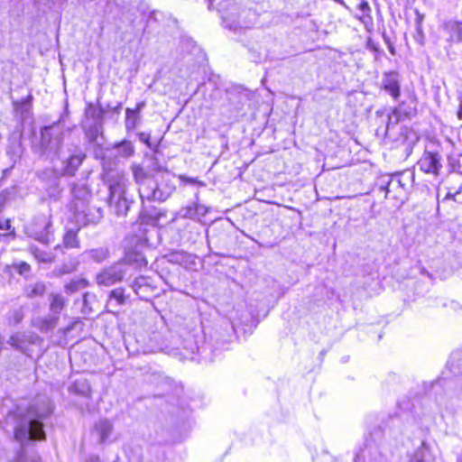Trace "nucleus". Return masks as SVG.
Returning a JSON list of instances; mask_svg holds the SVG:
<instances>
[{
	"instance_id": "f257e3e1",
	"label": "nucleus",
	"mask_w": 462,
	"mask_h": 462,
	"mask_svg": "<svg viewBox=\"0 0 462 462\" xmlns=\"http://www.w3.org/2000/svg\"><path fill=\"white\" fill-rule=\"evenodd\" d=\"M54 410V402L45 393L37 394L31 401L25 416L14 427V438L21 448L9 462H42L32 442L46 439L44 426Z\"/></svg>"
},
{
	"instance_id": "f03ea898",
	"label": "nucleus",
	"mask_w": 462,
	"mask_h": 462,
	"mask_svg": "<svg viewBox=\"0 0 462 462\" xmlns=\"http://www.w3.org/2000/svg\"><path fill=\"white\" fill-rule=\"evenodd\" d=\"M235 333L234 320L222 319L210 331L203 328L204 341L201 346L199 345V336L188 334L181 341V347L185 351L182 355L186 359L194 360L195 355L199 354L201 359L213 361L221 350L226 348Z\"/></svg>"
},
{
	"instance_id": "7ed1b4c3",
	"label": "nucleus",
	"mask_w": 462,
	"mask_h": 462,
	"mask_svg": "<svg viewBox=\"0 0 462 462\" xmlns=\"http://www.w3.org/2000/svg\"><path fill=\"white\" fill-rule=\"evenodd\" d=\"M447 369L453 376L460 378L456 383L459 389L449 396V401L448 400V393L447 390L455 384V382L445 375L446 372L443 373V376L423 384L425 394L429 398L434 397L436 405L439 409L453 410L455 405L459 406L462 403V351L451 354L447 363Z\"/></svg>"
},
{
	"instance_id": "20e7f679",
	"label": "nucleus",
	"mask_w": 462,
	"mask_h": 462,
	"mask_svg": "<svg viewBox=\"0 0 462 462\" xmlns=\"http://www.w3.org/2000/svg\"><path fill=\"white\" fill-rule=\"evenodd\" d=\"M133 174L138 184V192L143 204L145 201L163 202L175 189V186L168 176L162 175L160 178L150 176L141 166H134Z\"/></svg>"
},
{
	"instance_id": "39448f33",
	"label": "nucleus",
	"mask_w": 462,
	"mask_h": 462,
	"mask_svg": "<svg viewBox=\"0 0 462 462\" xmlns=\"http://www.w3.org/2000/svg\"><path fill=\"white\" fill-rule=\"evenodd\" d=\"M72 199L69 203V211L73 221L79 226L97 224L103 217L100 207L89 205L90 190L86 183L73 184L71 188Z\"/></svg>"
},
{
	"instance_id": "423d86ee",
	"label": "nucleus",
	"mask_w": 462,
	"mask_h": 462,
	"mask_svg": "<svg viewBox=\"0 0 462 462\" xmlns=\"http://www.w3.org/2000/svg\"><path fill=\"white\" fill-rule=\"evenodd\" d=\"M103 180L107 184V203L111 211L117 217L126 216L134 201L127 195V180L125 174L119 171L108 170L104 172Z\"/></svg>"
},
{
	"instance_id": "0eeeda50",
	"label": "nucleus",
	"mask_w": 462,
	"mask_h": 462,
	"mask_svg": "<svg viewBox=\"0 0 462 462\" xmlns=\"http://www.w3.org/2000/svg\"><path fill=\"white\" fill-rule=\"evenodd\" d=\"M63 116L50 125L41 128V147L48 156H59L63 142Z\"/></svg>"
},
{
	"instance_id": "6e6552de",
	"label": "nucleus",
	"mask_w": 462,
	"mask_h": 462,
	"mask_svg": "<svg viewBox=\"0 0 462 462\" xmlns=\"http://www.w3.org/2000/svg\"><path fill=\"white\" fill-rule=\"evenodd\" d=\"M130 266L120 260L103 267L96 274V282L99 286L110 287L131 278Z\"/></svg>"
},
{
	"instance_id": "1a4fd4ad",
	"label": "nucleus",
	"mask_w": 462,
	"mask_h": 462,
	"mask_svg": "<svg viewBox=\"0 0 462 462\" xmlns=\"http://www.w3.org/2000/svg\"><path fill=\"white\" fill-rule=\"evenodd\" d=\"M30 237L48 245L53 239V228L50 215L39 214L35 216L26 227Z\"/></svg>"
},
{
	"instance_id": "9d476101",
	"label": "nucleus",
	"mask_w": 462,
	"mask_h": 462,
	"mask_svg": "<svg viewBox=\"0 0 462 462\" xmlns=\"http://www.w3.org/2000/svg\"><path fill=\"white\" fill-rule=\"evenodd\" d=\"M6 343L14 349L32 357L33 347H42L43 338L32 331H18L12 334Z\"/></svg>"
},
{
	"instance_id": "9b49d317",
	"label": "nucleus",
	"mask_w": 462,
	"mask_h": 462,
	"mask_svg": "<svg viewBox=\"0 0 462 462\" xmlns=\"http://www.w3.org/2000/svg\"><path fill=\"white\" fill-rule=\"evenodd\" d=\"M258 14L254 10L243 9L238 14H227L223 16V25L235 32H245L256 23Z\"/></svg>"
},
{
	"instance_id": "f8f14e48",
	"label": "nucleus",
	"mask_w": 462,
	"mask_h": 462,
	"mask_svg": "<svg viewBox=\"0 0 462 462\" xmlns=\"http://www.w3.org/2000/svg\"><path fill=\"white\" fill-rule=\"evenodd\" d=\"M196 200L181 207L175 214L171 222L194 220L203 223V217L209 212V208L199 203V193Z\"/></svg>"
},
{
	"instance_id": "ddd939ff",
	"label": "nucleus",
	"mask_w": 462,
	"mask_h": 462,
	"mask_svg": "<svg viewBox=\"0 0 462 462\" xmlns=\"http://www.w3.org/2000/svg\"><path fill=\"white\" fill-rule=\"evenodd\" d=\"M182 243L194 244L201 235L203 223L194 220L172 222Z\"/></svg>"
},
{
	"instance_id": "4468645a",
	"label": "nucleus",
	"mask_w": 462,
	"mask_h": 462,
	"mask_svg": "<svg viewBox=\"0 0 462 462\" xmlns=\"http://www.w3.org/2000/svg\"><path fill=\"white\" fill-rule=\"evenodd\" d=\"M417 165L424 173L439 176L443 167L442 156L438 152L425 150Z\"/></svg>"
},
{
	"instance_id": "2eb2a0df",
	"label": "nucleus",
	"mask_w": 462,
	"mask_h": 462,
	"mask_svg": "<svg viewBox=\"0 0 462 462\" xmlns=\"http://www.w3.org/2000/svg\"><path fill=\"white\" fill-rule=\"evenodd\" d=\"M125 20L128 25L124 30L122 26H118L122 32V39L131 42L134 37H136L145 31V25L143 15H138L136 12L129 13L125 15Z\"/></svg>"
},
{
	"instance_id": "dca6fc26",
	"label": "nucleus",
	"mask_w": 462,
	"mask_h": 462,
	"mask_svg": "<svg viewBox=\"0 0 462 462\" xmlns=\"http://www.w3.org/2000/svg\"><path fill=\"white\" fill-rule=\"evenodd\" d=\"M146 246V242L140 241L134 248L126 251L125 255L121 262L126 263L131 268V276L134 272L147 265V260L143 252V248Z\"/></svg>"
},
{
	"instance_id": "f3484780",
	"label": "nucleus",
	"mask_w": 462,
	"mask_h": 462,
	"mask_svg": "<svg viewBox=\"0 0 462 462\" xmlns=\"http://www.w3.org/2000/svg\"><path fill=\"white\" fill-rule=\"evenodd\" d=\"M381 88L396 101L401 96L400 74L397 71L384 72L381 80Z\"/></svg>"
},
{
	"instance_id": "a211bd4d",
	"label": "nucleus",
	"mask_w": 462,
	"mask_h": 462,
	"mask_svg": "<svg viewBox=\"0 0 462 462\" xmlns=\"http://www.w3.org/2000/svg\"><path fill=\"white\" fill-rule=\"evenodd\" d=\"M129 298L130 295L126 293V290L123 287L111 290L106 303V311L113 314L117 313L120 308L127 303Z\"/></svg>"
},
{
	"instance_id": "6ab92c4d",
	"label": "nucleus",
	"mask_w": 462,
	"mask_h": 462,
	"mask_svg": "<svg viewBox=\"0 0 462 462\" xmlns=\"http://www.w3.org/2000/svg\"><path fill=\"white\" fill-rule=\"evenodd\" d=\"M133 291L143 300H149L153 294L155 288L152 284V279L147 276H138L129 284Z\"/></svg>"
},
{
	"instance_id": "aec40b11",
	"label": "nucleus",
	"mask_w": 462,
	"mask_h": 462,
	"mask_svg": "<svg viewBox=\"0 0 462 462\" xmlns=\"http://www.w3.org/2000/svg\"><path fill=\"white\" fill-rule=\"evenodd\" d=\"M440 30L446 41L451 45L453 43L462 42V22L457 20L444 21L440 25Z\"/></svg>"
},
{
	"instance_id": "412c9836",
	"label": "nucleus",
	"mask_w": 462,
	"mask_h": 462,
	"mask_svg": "<svg viewBox=\"0 0 462 462\" xmlns=\"http://www.w3.org/2000/svg\"><path fill=\"white\" fill-rule=\"evenodd\" d=\"M387 462V456L383 454L379 449V447L373 443H367L365 445V448L360 449L358 453L356 454L354 461L361 462Z\"/></svg>"
},
{
	"instance_id": "4be33fe9",
	"label": "nucleus",
	"mask_w": 462,
	"mask_h": 462,
	"mask_svg": "<svg viewBox=\"0 0 462 462\" xmlns=\"http://www.w3.org/2000/svg\"><path fill=\"white\" fill-rule=\"evenodd\" d=\"M436 455L432 448L422 441L412 453L409 455V462H434Z\"/></svg>"
},
{
	"instance_id": "5701e85b",
	"label": "nucleus",
	"mask_w": 462,
	"mask_h": 462,
	"mask_svg": "<svg viewBox=\"0 0 462 462\" xmlns=\"http://www.w3.org/2000/svg\"><path fill=\"white\" fill-rule=\"evenodd\" d=\"M113 430V424L109 420L100 419L94 425L93 435L98 439L100 444H104L110 441Z\"/></svg>"
},
{
	"instance_id": "b1692460",
	"label": "nucleus",
	"mask_w": 462,
	"mask_h": 462,
	"mask_svg": "<svg viewBox=\"0 0 462 462\" xmlns=\"http://www.w3.org/2000/svg\"><path fill=\"white\" fill-rule=\"evenodd\" d=\"M145 106V102L141 101L136 104L135 108L125 109V129L132 131L136 128L140 121V114Z\"/></svg>"
},
{
	"instance_id": "393cba45",
	"label": "nucleus",
	"mask_w": 462,
	"mask_h": 462,
	"mask_svg": "<svg viewBox=\"0 0 462 462\" xmlns=\"http://www.w3.org/2000/svg\"><path fill=\"white\" fill-rule=\"evenodd\" d=\"M59 319L56 316L48 313L47 315L33 319L32 325L42 333H48L56 328Z\"/></svg>"
},
{
	"instance_id": "a878e982",
	"label": "nucleus",
	"mask_w": 462,
	"mask_h": 462,
	"mask_svg": "<svg viewBox=\"0 0 462 462\" xmlns=\"http://www.w3.org/2000/svg\"><path fill=\"white\" fill-rule=\"evenodd\" d=\"M83 130L86 138L90 143H97V138L102 134L103 132V122L90 121L87 122L83 125Z\"/></svg>"
},
{
	"instance_id": "bb28decb",
	"label": "nucleus",
	"mask_w": 462,
	"mask_h": 462,
	"mask_svg": "<svg viewBox=\"0 0 462 462\" xmlns=\"http://www.w3.org/2000/svg\"><path fill=\"white\" fill-rule=\"evenodd\" d=\"M85 158V153H83L80 150L77 151L74 154H71L66 160L63 169L64 174L69 176L74 175L79 167L82 164Z\"/></svg>"
},
{
	"instance_id": "cd10ccee",
	"label": "nucleus",
	"mask_w": 462,
	"mask_h": 462,
	"mask_svg": "<svg viewBox=\"0 0 462 462\" xmlns=\"http://www.w3.org/2000/svg\"><path fill=\"white\" fill-rule=\"evenodd\" d=\"M357 10L360 14H356L355 17L359 20L366 29L372 27L374 22L371 14L372 9L369 3L366 0H361L357 5Z\"/></svg>"
},
{
	"instance_id": "c85d7f7f",
	"label": "nucleus",
	"mask_w": 462,
	"mask_h": 462,
	"mask_svg": "<svg viewBox=\"0 0 462 462\" xmlns=\"http://www.w3.org/2000/svg\"><path fill=\"white\" fill-rule=\"evenodd\" d=\"M50 308L49 310L51 315L56 316L60 319L61 312L66 306V300L61 294L51 293L49 296Z\"/></svg>"
},
{
	"instance_id": "c756f323",
	"label": "nucleus",
	"mask_w": 462,
	"mask_h": 462,
	"mask_svg": "<svg viewBox=\"0 0 462 462\" xmlns=\"http://www.w3.org/2000/svg\"><path fill=\"white\" fill-rule=\"evenodd\" d=\"M410 100L411 101L409 103L402 101L394 107L396 113L402 116L404 120L414 116L417 113L416 98L412 97Z\"/></svg>"
},
{
	"instance_id": "7c9ffc66",
	"label": "nucleus",
	"mask_w": 462,
	"mask_h": 462,
	"mask_svg": "<svg viewBox=\"0 0 462 462\" xmlns=\"http://www.w3.org/2000/svg\"><path fill=\"white\" fill-rule=\"evenodd\" d=\"M82 256L87 259H90L97 263L105 262L109 257V250L106 247H98L89 250H86Z\"/></svg>"
},
{
	"instance_id": "2f4dec72",
	"label": "nucleus",
	"mask_w": 462,
	"mask_h": 462,
	"mask_svg": "<svg viewBox=\"0 0 462 462\" xmlns=\"http://www.w3.org/2000/svg\"><path fill=\"white\" fill-rule=\"evenodd\" d=\"M77 225V228H69L63 236V245L66 248H79V240L78 237V232L82 226Z\"/></svg>"
},
{
	"instance_id": "473e14b6",
	"label": "nucleus",
	"mask_w": 462,
	"mask_h": 462,
	"mask_svg": "<svg viewBox=\"0 0 462 462\" xmlns=\"http://www.w3.org/2000/svg\"><path fill=\"white\" fill-rule=\"evenodd\" d=\"M69 392L84 397H89L91 389L86 379H77L69 386Z\"/></svg>"
},
{
	"instance_id": "72a5a7b5",
	"label": "nucleus",
	"mask_w": 462,
	"mask_h": 462,
	"mask_svg": "<svg viewBox=\"0 0 462 462\" xmlns=\"http://www.w3.org/2000/svg\"><path fill=\"white\" fill-rule=\"evenodd\" d=\"M116 153L124 158L132 156L134 152V145L130 141L124 140L115 145Z\"/></svg>"
},
{
	"instance_id": "f704fd0d",
	"label": "nucleus",
	"mask_w": 462,
	"mask_h": 462,
	"mask_svg": "<svg viewBox=\"0 0 462 462\" xmlns=\"http://www.w3.org/2000/svg\"><path fill=\"white\" fill-rule=\"evenodd\" d=\"M30 252L34 256V258L40 263H52L54 260V256L51 253L42 250L37 246H31Z\"/></svg>"
},
{
	"instance_id": "c9c22d12",
	"label": "nucleus",
	"mask_w": 462,
	"mask_h": 462,
	"mask_svg": "<svg viewBox=\"0 0 462 462\" xmlns=\"http://www.w3.org/2000/svg\"><path fill=\"white\" fill-rule=\"evenodd\" d=\"M394 175L398 178L402 184H403V190H407L413 186L414 182V172L410 170H406L401 172H396Z\"/></svg>"
},
{
	"instance_id": "e433bc0d",
	"label": "nucleus",
	"mask_w": 462,
	"mask_h": 462,
	"mask_svg": "<svg viewBox=\"0 0 462 462\" xmlns=\"http://www.w3.org/2000/svg\"><path fill=\"white\" fill-rule=\"evenodd\" d=\"M150 351L156 352V351H162L165 348H167V345L163 341L161 333L154 332L150 337Z\"/></svg>"
},
{
	"instance_id": "4c0bfd02",
	"label": "nucleus",
	"mask_w": 462,
	"mask_h": 462,
	"mask_svg": "<svg viewBox=\"0 0 462 462\" xmlns=\"http://www.w3.org/2000/svg\"><path fill=\"white\" fill-rule=\"evenodd\" d=\"M388 188L390 187V194H393V198H398L402 195L403 190V184L398 180V178L393 174L392 178L388 179Z\"/></svg>"
},
{
	"instance_id": "58836bf2",
	"label": "nucleus",
	"mask_w": 462,
	"mask_h": 462,
	"mask_svg": "<svg viewBox=\"0 0 462 462\" xmlns=\"http://www.w3.org/2000/svg\"><path fill=\"white\" fill-rule=\"evenodd\" d=\"M104 109L102 107H95L93 104H88L85 114L88 117L91 118V121L103 122Z\"/></svg>"
},
{
	"instance_id": "ea45409f",
	"label": "nucleus",
	"mask_w": 462,
	"mask_h": 462,
	"mask_svg": "<svg viewBox=\"0 0 462 462\" xmlns=\"http://www.w3.org/2000/svg\"><path fill=\"white\" fill-rule=\"evenodd\" d=\"M46 287L42 282H37L34 284L28 285L25 288V294L28 298H34L43 295Z\"/></svg>"
},
{
	"instance_id": "a19ab883",
	"label": "nucleus",
	"mask_w": 462,
	"mask_h": 462,
	"mask_svg": "<svg viewBox=\"0 0 462 462\" xmlns=\"http://www.w3.org/2000/svg\"><path fill=\"white\" fill-rule=\"evenodd\" d=\"M125 453L129 462H142V452L140 447H126L125 448Z\"/></svg>"
},
{
	"instance_id": "79ce46f5",
	"label": "nucleus",
	"mask_w": 462,
	"mask_h": 462,
	"mask_svg": "<svg viewBox=\"0 0 462 462\" xmlns=\"http://www.w3.org/2000/svg\"><path fill=\"white\" fill-rule=\"evenodd\" d=\"M10 268L24 278H28L31 273V266L26 262L14 263Z\"/></svg>"
},
{
	"instance_id": "37998d69",
	"label": "nucleus",
	"mask_w": 462,
	"mask_h": 462,
	"mask_svg": "<svg viewBox=\"0 0 462 462\" xmlns=\"http://www.w3.org/2000/svg\"><path fill=\"white\" fill-rule=\"evenodd\" d=\"M404 119L400 116L394 108L392 112L387 116V124L385 128V134H387L388 131L392 126L396 125L399 122L403 121Z\"/></svg>"
},
{
	"instance_id": "c03bdc74",
	"label": "nucleus",
	"mask_w": 462,
	"mask_h": 462,
	"mask_svg": "<svg viewBox=\"0 0 462 462\" xmlns=\"http://www.w3.org/2000/svg\"><path fill=\"white\" fill-rule=\"evenodd\" d=\"M88 284L87 281L84 279H78L75 281H71L65 286V290L68 293H73L79 290L80 288L86 287Z\"/></svg>"
},
{
	"instance_id": "a18cd8bd",
	"label": "nucleus",
	"mask_w": 462,
	"mask_h": 462,
	"mask_svg": "<svg viewBox=\"0 0 462 462\" xmlns=\"http://www.w3.org/2000/svg\"><path fill=\"white\" fill-rule=\"evenodd\" d=\"M169 257H170V259H169L170 262L182 263L184 262H188V260L192 258V255L189 254H187V253L176 252V253L171 254L169 255Z\"/></svg>"
},
{
	"instance_id": "49530a36",
	"label": "nucleus",
	"mask_w": 462,
	"mask_h": 462,
	"mask_svg": "<svg viewBox=\"0 0 462 462\" xmlns=\"http://www.w3.org/2000/svg\"><path fill=\"white\" fill-rule=\"evenodd\" d=\"M23 319V311L22 308L12 310L9 314V321L14 325H18Z\"/></svg>"
},
{
	"instance_id": "de8ad7c7",
	"label": "nucleus",
	"mask_w": 462,
	"mask_h": 462,
	"mask_svg": "<svg viewBox=\"0 0 462 462\" xmlns=\"http://www.w3.org/2000/svg\"><path fill=\"white\" fill-rule=\"evenodd\" d=\"M461 189H462V187H460V188H459L457 191H455V192L448 191L442 199H439V194L438 193V194H437V199H438V207H437V210H439V203H443V202H445V201H447V200H454V201H457L456 197L461 193Z\"/></svg>"
},
{
	"instance_id": "09e8293b",
	"label": "nucleus",
	"mask_w": 462,
	"mask_h": 462,
	"mask_svg": "<svg viewBox=\"0 0 462 462\" xmlns=\"http://www.w3.org/2000/svg\"><path fill=\"white\" fill-rule=\"evenodd\" d=\"M392 178V175H383L380 178V186H379V189L381 191H383L385 193V198H387L389 195H390V187L388 188V184H387V181H388V179Z\"/></svg>"
},
{
	"instance_id": "8fccbe9b",
	"label": "nucleus",
	"mask_w": 462,
	"mask_h": 462,
	"mask_svg": "<svg viewBox=\"0 0 462 462\" xmlns=\"http://www.w3.org/2000/svg\"><path fill=\"white\" fill-rule=\"evenodd\" d=\"M419 402L418 400H415L414 402H411V408L408 406V404H407V405H405V403H404V402H403V401H402V402H399V406H400V409H401L402 411H411V412L412 414H414L415 416L420 417V413L417 411V409H416V404H415V402Z\"/></svg>"
},
{
	"instance_id": "3c124183",
	"label": "nucleus",
	"mask_w": 462,
	"mask_h": 462,
	"mask_svg": "<svg viewBox=\"0 0 462 462\" xmlns=\"http://www.w3.org/2000/svg\"><path fill=\"white\" fill-rule=\"evenodd\" d=\"M366 49L374 51L376 54H381L382 51L379 49V45L372 38H368L366 41Z\"/></svg>"
},
{
	"instance_id": "603ef678",
	"label": "nucleus",
	"mask_w": 462,
	"mask_h": 462,
	"mask_svg": "<svg viewBox=\"0 0 462 462\" xmlns=\"http://www.w3.org/2000/svg\"><path fill=\"white\" fill-rule=\"evenodd\" d=\"M180 179L183 182L188 183V184H192V185L196 184L199 186H205V183L203 181L199 180L198 179H195V178L181 176Z\"/></svg>"
},
{
	"instance_id": "864d4df0",
	"label": "nucleus",
	"mask_w": 462,
	"mask_h": 462,
	"mask_svg": "<svg viewBox=\"0 0 462 462\" xmlns=\"http://www.w3.org/2000/svg\"><path fill=\"white\" fill-rule=\"evenodd\" d=\"M89 298H95L94 295H90L89 293H85L83 295V309L82 311L84 314H88L91 310L90 308L88 307Z\"/></svg>"
},
{
	"instance_id": "5fc2aeb1",
	"label": "nucleus",
	"mask_w": 462,
	"mask_h": 462,
	"mask_svg": "<svg viewBox=\"0 0 462 462\" xmlns=\"http://www.w3.org/2000/svg\"><path fill=\"white\" fill-rule=\"evenodd\" d=\"M250 51H253L252 59L254 62H257L261 59V53L254 49V47H248Z\"/></svg>"
},
{
	"instance_id": "6e6d98bb",
	"label": "nucleus",
	"mask_w": 462,
	"mask_h": 462,
	"mask_svg": "<svg viewBox=\"0 0 462 462\" xmlns=\"http://www.w3.org/2000/svg\"><path fill=\"white\" fill-rule=\"evenodd\" d=\"M11 224L8 220L5 222L0 221V230H9Z\"/></svg>"
},
{
	"instance_id": "4d7b16f0",
	"label": "nucleus",
	"mask_w": 462,
	"mask_h": 462,
	"mask_svg": "<svg viewBox=\"0 0 462 462\" xmlns=\"http://www.w3.org/2000/svg\"><path fill=\"white\" fill-rule=\"evenodd\" d=\"M138 135H139L140 141H142L143 143H148L149 138H150L149 134H147L145 133H140Z\"/></svg>"
},
{
	"instance_id": "13d9d810",
	"label": "nucleus",
	"mask_w": 462,
	"mask_h": 462,
	"mask_svg": "<svg viewBox=\"0 0 462 462\" xmlns=\"http://www.w3.org/2000/svg\"><path fill=\"white\" fill-rule=\"evenodd\" d=\"M110 109L112 110V112H114L115 114H120L121 112V109H122V103H117L116 106L114 107H110Z\"/></svg>"
},
{
	"instance_id": "bf43d9fd",
	"label": "nucleus",
	"mask_w": 462,
	"mask_h": 462,
	"mask_svg": "<svg viewBox=\"0 0 462 462\" xmlns=\"http://www.w3.org/2000/svg\"><path fill=\"white\" fill-rule=\"evenodd\" d=\"M387 47H388V50H389V51L391 52V54L394 55V54H395V48H394V46L393 45V43H392V42H391V43H389V44L387 45Z\"/></svg>"
},
{
	"instance_id": "052dcab7",
	"label": "nucleus",
	"mask_w": 462,
	"mask_h": 462,
	"mask_svg": "<svg viewBox=\"0 0 462 462\" xmlns=\"http://www.w3.org/2000/svg\"><path fill=\"white\" fill-rule=\"evenodd\" d=\"M87 462H101V460L99 459V457H94V456H93V457H90L87 460Z\"/></svg>"
},
{
	"instance_id": "680f3d73",
	"label": "nucleus",
	"mask_w": 462,
	"mask_h": 462,
	"mask_svg": "<svg viewBox=\"0 0 462 462\" xmlns=\"http://www.w3.org/2000/svg\"><path fill=\"white\" fill-rule=\"evenodd\" d=\"M32 98V97L31 95H29L28 97H26L23 100V105L30 104V103H31Z\"/></svg>"
},
{
	"instance_id": "e2e57ef3",
	"label": "nucleus",
	"mask_w": 462,
	"mask_h": 462,
	"mask_svg": "<svg viewBox=\"0 0 462 462\" xmlns=\"http://www.w3.org/2000/svg\"><path fill=\"white\" fill-rule=\"evenodd\" d=\"M206 238H207L208 247V249H209V252H211L210 241H209L208 230V229L206 230Z\"/></svg>"
},
{
	"instance_id": "0e129e2a",
	"label": "nucleus",
	"mask_w": 462,
	"mask_h": 462,
	"mask_svg": "<svg viewBox=\"0 0 462 462\" xmlns=\"http://www.w3.org/2000/svg\"><path fill=\"white\" fill-rule=\"evenodd\" d=\"M383 38L384 40V42L388 45L389 43H391V41H390V38L387 36V34L385 32L383 33Z\"/></svg>"
},
{
	"instance_id": "69168bd1",
	"label": "nucleus",
	"mask_w": 462,
	"mask_h": 462,
	"mask_svg": "<svg viewBox=\"0 0 462 462\" xmlns=\"http://www.w3.org/2000/svg\"><path fill=\"white\" fill-rule=\"evenodd\" d=\"M457 117L458 119L462 120V103L459 106V109L457 111Z\"/></svg>"
},
{
	"instance_id": "338daca9",
	"label": "nucleus",
	"mask_w": 462,
	"mask_h": 462,
	"mask_svg": "<svg viewBox=\"0 0 462 462\" xmlns=\"http://www.w3.org/2000/svg\"><path fill=\"white\" fill-rule=\"evenodd\" d=\"M156 13L153 11L150 14L148 23L151 22L152 19H155Z\"/></svg>"
},
{
	"instance_id": "774afa93",
	"label": "nucleus",
	"mask_w": 462,
	"mask_h": 462,
	"mask_svg": "<svg viewBox=\"0 0 462 462\" xmlns=\"http://www.w3.org/2000/svg\"><path fill=\"white\" fill-rule=\"evenodd\" d=\"M164 454L162 452L156 458V462H160L163 459Z\"/></svg>"
}]
</instances>
